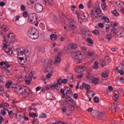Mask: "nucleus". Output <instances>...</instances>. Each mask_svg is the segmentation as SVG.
<instances>
[{"label": "nucleus", "instance_id": "obj_1", "mask_svg": "<svg viewBox=\"0 0 124 124\" xmlns=\"http://www.w3.org/2000/svg\"><path fill=\"white\" fill-rule=\"evenodd\" d=\"M4 41L5 43H4L3 46V50L8 54V55H12L13 54V51L11 50V45L12 43L15 41V36L12 33H10L8 35H5L4 36Z\"/></svg>", "mask_w": 124, "mask_h": 124}, {"label": "nucleus", "instance_id": "obj_2", "mask_svg": "<svg viewBox=\"0 0 124 124\" xmlns=\"http://www.w3.org/2000/svg\"><path fill=\"white\" fill-rule=\"evenodd\" d=\"M100 13H101V10H100V8H96L95 11L92 13L91 17L92 18V20L94 21L95 19H97L98 21H102V20L104 19V16L100 15Z\"/></svg>", "mask_w": 124, "mask_h": 124}, {"label": "nucleus", "instance_id": "obj_3", "mask_svg": "<svg viewBox=\"0 0 124 124\" xmlns=\"http://www.w3.org/2000/svg\"><path fill=\"white\" fill-rule=\"evenodd\" d=\"M64 103L65 104H69L68 108L72 111H74V106L76 105V102L73 99L71 98V96H67L64 100Z\"/></svg>", "mask_w": 124, "mask_h": 124}, {"label": "nucleus", "instance_id": "obj_4", "mask_svg": "<svg viewBox=\"0 0 124 124\" xmlns=\"http://www.w3.org/2000/svg\"><path fill=\"white\" fill-rule=\"evenodd\" d=\"M118 26L117 22H114L113 24V28L111 30V32L114 33L113 35L117 34L118 37H123L124 35V29H120L119 31L115 27Z\"/></svg>", "mask_w": 124, "mask_h": 124}, {"label": "nucleus", "instance_id": "obj_5", "mask_svg": "<svg viewBox=\"0 0 124 124\" xmlns=\"http://www.w3.org/2000/svg\"><path fill=\"white\" fill-rule=\"evenodd\" d=\"M28 35L31 39H37L39 37V35L36 33V31L34 29H29Z\"/></svg>", "mask_w": 124, "mask_h": 124}, {"label": "nucleus", "instance_id": "obj_6", "mask_svg": "<svg viewBox=\"0 0 124 124\" xmlns=\"http://www.w3.org/2000/svg\"><path fill=\"white\" fill-rule=\"evenodd\" d=\"M83 54L80 52H74L73 51V53H72V58L76 61H78L79 63L81 62V61L83 59Z\"/></svg>", "mask_w": 124, "mask_h": 124}, {"label": "nucleus", "instance_id": "obj_7", "mask_svg": "<svg viewBox=\"0 0 124 124\" xmlns=\"http://www.w3.org/2000/svg\"><path fill=\"white\" fill-rule=\"evenodd\" d=\"M67 20H68L69 21H70L69 23V27L71 30H75V29H77V23L76 21L72 20V19L71 18H67Z\"/></svg>", "mask_w": 124, "mask_h": 124}, {"label": "nucleus", "instance_id": "obj_8", "mask_svg": "<svg viewBox=\"0 0 124 124\" xmlns=\"http://www.w3.org/2000/svg\"><path fill=\"white\" fill-rule=\"evenodd\" d=\"M35 10L37 13H41L43 11V6L38 3L35 5Z\"/></svg>", "mask_w": 124, "mask_h": 124}, {"label": "nucleus", "instance_id": "obj_9", "mask_svg": "<svg viewBox=\"0 0 124 124\" xmlns=\"http://www.w3.org/2000/svg\"><path fill=\"white\" fill-rule=\"evenodd\" d=\"M20 93H21L22 94H25L26 96L28 97L30 95V93H31V90L30 89H24V90H22V92H20Z\"/></svg>", "mask_w": 124, "mask_h": 124}, {"label": "nucleus", "instance_id": "obj_10", "mask_svg": "<svg viewBox=\"0 0 124 124\" xmlns=\"http://www.w3.org/2000/svg\"><path fill=\"white\" fill-rule=\"evenodd\" d=\"M87 96L88 98H89V101H92V97H93L94 95H95V93H94L92 91H87Z\"/></svg>", "mask_w": 124, "mask_h": 124}, {"label": "nucleus", "instance_id": "obj_11", "mask_svg": "<svg viewBox=\"0 0 124 124\" xmlns=\"http://www.w3.org/2000/svg\"><path fill=\"white\" fill-rule=\"evenodd\" d=\"M30 52L28 49L27 48H24L22 50H21L20 52H18V56H21V55H25L26 56V54H28Z\"/></svg>", "mask_w": 124, "mask_h": 124}, {"label": "nucleus", "instance_id": "obj_12", "mask_svg": "<svg viewBox=\"0 0 124 124\" xmlns=\"http://www.w3.org/2000/svg\"><path fill=\"white\" fill-rule=\"evenodd\" d=\"M62 111L63 113H66L67 116H69L71 114V110L67 109L66 107L62 108Z\"/></svg>", "mask_w": 124, "mask_h": 124}, {"label": "nucleus", "instance_id": "obj_13", "mask_svg": "<svg viewBox=\"0 0 124 124\" xmlns=\"http://www.w3.org/2000/svg\"><path fill=\"white\" fill-rule=\"evenodd\" d=\"M36 21H37L36 17L34 18L33 15H31L28 16V21L30 23H34Z\"/></svg>", "mask_w": 124, "mask_h": 124}, {"label": "nucleus", "instance_id": "obj_14", "mask_svg": "<svg viewBox=\"0 0 124 124\" xmlns=\"http://www.w3.org/2000/svg\"><path fill=\"white\" fill-rule=\"evenodd\" d=\"M64 51L66 54H70V53H73V51L70 46H65L64 48Z\"/></svg>", "mask_w": 124, "mask_h": 124}, {"label": "nucleus", "instance_id": "obj_15", "mask_svg": "<svg viewBox=\"0 0 124 124\" xmlns=\"http://www.w3.org/2000/svg\"><path fill=\"white\" fill-rule=\"evenodd\" d=\"M41 1L45 4L48 3L49 5H53V0H41Z\"/></svg>", "mask_w": 124, "mask_h": 124}, {"label": "nucleus", "instance_id": "obj_16", "mask_svg": "<svg viewBox=\"0 0 124 124\" xmlns=\"http://www.w3.org/2000/svg\"><path fill=\"white\" fill-rule=\"evenodd\" d=\"M34 1L32 0H28L27 1L28 6H29V8H32Z\"/></svg>", "mask_w": 124, "mask_h": 124}, {"label": "nucleus", "instance_id": "obj_17", "mask_svg": "<svg viewBox=\"0 0 124 124\" xmlns=\"http://www.w3.org/2000/svg\"><path fill=\"white\" fill-rule=\"evenodd\" d=\"M56 62H62V58H61V53H58L57 56H55Z\"/></svg>", "mask_w": 124, "mask_h": 124}, {"label": "nucleus", "instance_id": "obj_18", "mask_svg": "<svg viewBox=\"0 0 124 124\" xmlns=\"http://www.w3.org/2000/svg\"><path fill=\"white\" fill-rule=\"evenodd\" d=\"M50 39L52 40V41H55L58 39V35L55 34H51L50 36Z\"/></svg>", "mask_w": 124, "mask_h": 124}, {"label": "nucleus", "instance_id": "obj_19", "mask_svg": "<svg viewBox=\"0 0 124 124\" xmlns=\"http://www.w3.org/2000/svg\"><path fill=\"white\" fill-rule=\"evenodd\" d=\"M12 84H13V82L11 80H9L6 82V83L5 84V87L7 89H9L11 86H12Z\"/></svg>", "mask_w": 124, "mask_h": 124}, {"label": "nucleus", "instance_id": "obj_20", "mask_svg": "<svg viewBox=\"0 0 124 124\" xmlns=\"http://www.w3.org/2000/svg\"><path fill=\"white\" fill-rule=\"evenodd\" d=\"M15 90L16 93H18V92H21V91L23 90V87H22V86L17 85L15 87Z\"/></svg>", "mask_w": 124, "mask_h": 124}, {"label": "nucleus", "instance_id": "obj_21", "mask_svg": "<svg viewBox=\"0 0 124 124\" xmlns=\"http://www.w3.org/2000/svg\"><path fill=\"white\" fill-rule=\"evenodd\" d=\"M103 118V113L101 112L98 111V113H97V117L96 119H99L100 120H101Z\"/></svg>", "mask_w": 124, "mask_h": 124}, {"label": "nucleus", "instance_id": "obj_22", "mask_svg": "<svg viewBox=\"0 0 124 124\" xmlns=\"http://www.w3.org/2000/svg\"><path fill=\"white\" fill-rule=\"evenodd\" d=\"M82 87L85 88V90H90L91 89V85L86 84L85 82L82 83Z\"/></svg>", "mask_w": 124, "mask_h": 124}, {"label": "nucleus", "instance_id": "obj_23", "mask_svg": "<svg viewBox=\"0 0 124 124\" xmlns=\"http://www.w3.org/2000/svg\"><path fill=\"white\" fill-rule=\"evenodd\" d=\"M92 82L93 83L94 85H97V83L99 82V78H93L92 79Z\"/></svg>", "mask_w": 124, "mask_h": 124}, {"label": "nucleus", "instance_id": "obj_24", "mask_svg": "<svg viewBox=\"0 0 124 124\" xmlns=\"http://www.w3.org/2000/svg\"><path fill=\"white\" fill-rule=\"evenodd\" d=\"M70 47L71 48V49H72V50L73 51V49H76V48H77V45L75 43H73L71 45H70Z\"/></svg>", "mask_w": 124, "mask_h": 124}, {"label": "nucleus", "instance_id": "obj_25", "mask_svg": "<svg viewBox=\"0 0 124 124\" xmlns=\"http://www.w3.org/2000/svg\"><path fill=\"white\" fill-rule=\"evenodd\" d=\"M32 80V78H27L26 80V83L27 85H30Z\"/></svg>", "mask_w": 124, "mask_h": 124}, {"label": "nucleus", "instance_id": "obj_26", "mask_svg": "<svg viewBox=\"0 0 124 124\" xmlns=\"http://www.w3.org/2000/svg\"><path fill=\"white\" fill-rule=\"evenodd\" d=\"M109 76V74H108V73L107 72H104L102 74V77H103V78H107Z\"/></svg>", "mask_w": 124, "mask_h": 124}, {"label": "nucleus", "instance_id": "obj_27", "mask_svg": "<svg viewBox=\"0 0 124 124\" xmlns=\"http://www.w3.org/2000/svg\"><path fill=\"white\" fill-rule=\"evenodd\" d=\"M102 8H103V10L106 11L108 9V6L106 5V3H104L102 5Z\"/></svg>", "mask_w": 124, "mask_h": 124}, {"label": "nucleus", "instance_id": "obj_28", "mask_svg": "<svg viewBox=\"0 0 124 124\" xmlns=\"http://www.w3.org/2000/svg\"><path fill=\"white\" fill-rule=\"evenodd\" d=\"M86 41H87V42H88V43H90V44H91V45H93V41L91 38H87Z\"/></svg>", "mask_w": 124, "mask_h": 124}, {"label": "nucleus", "instance_id": "obj_29", "mask_svg": "<svg viewBox=\"0 0 124 124\" xmlns=\"http://www.w3.org/2000/svg\"><path fill=\"white\" fill-rule=\"evenodd\" d=\"M1 29L3 31H7V26L5 25H3L1 28Z\"/></svg>", "mask_w": 124, "mask_h": 124}, {"label": "nucleus", "instance_id": "obj_30", "mask_svg": "<svg viewBox=\"0 0 124 124\" xmlns=\"http://www.w3.org/2000/svg\"><path fill=\"white\" fill-rule=\"evenodd\" d=\"M65 90H66V91H67V92H68V93L69 94H72V91L71 90L70 88L66 87V88H65Z\"/></svg>", "mask_w": 124, "mask_h": 124}, {"label": "nucleus", "instance_id": "obj_31", "mask_svg": "<svg viewBox=\"0 0 124 124\" xmlns=\"http://www.w3.org/2000/svg\"><path fill=\"white\" fill-rule=\"evenodd\" d=\"M45 72L46 73H53V68H50L49 69H47L45 71Z\"/></svg>", "mask_w": 124, "mask_h": 124}, {"label": "nucleus", "instance_id": "obj_32", "mask_svg": "<svg viewBox=\"0 0 124 124\" xmlns=\"http://www.w3.org/2000/svg\"><path fill=\"white\" fill-rule=\"evenodd\" d=\"M68 78H69L70 80H73V81H75L74 78H73V75L72 74H69L68 75Z\"/></svg>", "mask_w": 124, "mask_h": 124}, {"label": "nucleus", "instance_id": "obj_33", "mask_svg": "<svg viewBox=\"0 0 124 124\" xmlns=\"http://www.w3.org/2000/svg\"><path fill=\"white\" fill-rule=\"evenodd\" d=\"M6 75H7V76H12V75H13V73L9 70H7L6 73Z\"/></svg>", "mask_w": 124, "mask_h": 124}, {"label": "nucleus", "instance_id": "obj_34", "mask_svg": "<svg viewBox=\"0 0 124 124\" xmlns=\"http://www.w3.org/2000/svg\"><path fill=\"white\" fill-rule=\"evenodd\" d=\"M37 50L41 53H44L45 52V49L44 47H39L37 48Z\"/></svg>", "mask_w": 124, "mask_h": 124}, {"label": "nucleus", "instance_id": "obj_35", "mask_svg": "<svg viewBox=\"0 0 124 124\" xmlns=\"http://www.w3.org/2000/svg\"><path fill=\"white\" fill-rule=\"evenodd\" d=\"M39 117L42 119L47 118V114L44 113H42L39 116Z\"/></svg>", "mask_w": 124, "mask_h": 124}, {"label": "nucleus", "instance_id": "obj_36", "mask_svg": "<svg viewBox=\"0 0 124 124\" xmlns=\"http://www.w3.org/2000/svg\"><path fill=\"white\" fill-rule=\"evenodd\" d=\"M119 96H120V95L119 94V92L118 91H115L114 92V97L115 98H119Z\"/></svg>", "mask_w": 124, "mask_h": 124}, {"label": "nucleus", "instance_id": "obj_37", "mask_svg": "<svg viewBox=\"0 0 124 124\" xmlns=\"http://www.w3.org/2000/svg\"><path fill=\"white\" fill-rule=\"evenodd\" d=\"M112 14L114 15V16H116V17H118V16L120 15L119 13L117 12V10H114L112 12Z\"/></svg>", "mask_w": 124, "mask_h": 124}, {"label": "nucleus", "instance_id": "obj_38", "mask_svg": "<svg viewBox=\"0 0 124 124\" xmlns=\"http://www.w3.org/2000/svg\"><path fill=\"white\" fill-rule=\"evenodd\" d=\"M30 116L32 118H35V117H38V115L35 114L34 112H33L32 113H30Z\"/></svg>", "mask_w": 124, "mask_h": 124}, {"label": "nucleus", "instance_id": "obj_39", "mask_svg": "<svg viewBox=\"0 0 124 124\" xmlns=\"http://www.w3.org/2000/svg\"><path fill=\"white\" fill-rule=\"evenodd\" d=\"M100 62H101V65H102V66H104V65H106V61H105V60L104 61V60L102 59L100 61Z\"/></svg>", "mask_w": 124, "mask_h": 124}, {"label": "nucleus", "instance_id": "obj_40", "mask_svg": "<svg viewBox=\"0 0 124 124\" xmlns=\"http://www.w3.org/2000/svg\"><path fill=\"white\" fill-rule=\"evenodd\" d=\"M8 112L9 114V116H10V118H13V111L12 110H8Z\"/></svg>", "mask_w": 124, "mask_h": 124}, {"label": "nucleus", "instance_id": "obj_41", "mask_svg": "<svg viewBox=\"0 0 124 124\" xmlns=\"http://www.w3.org/2000/svg\"><path fill=\"white\" fill-rule=\"evenodd\" d=\"M98 112V111H93L92 114V116H93V117H94V118H96V117L97 116Z\"/></svg>", "mask_w": 124, "mask_h": 124}, {"label": "nucleus", "instance_id": "obj_42", "mask_svg": "<svg viewBox=\"0 0 124 124\" xmlns=\"http://www.w3.org/2000/svg\"><path fill=\"white\" fill-rule=\"evenodd\" d=\"M23 17H24V18H27V17L29 16V13H28V12L27 11L24 12L23 14Z\"/></svg>", "mask_w": 124, "mask_h": 124}, {"label": "nucleus", "instance_id": "obj_43", "mask_svg": "<svg viewBox=\"0 0 124 124\" xmlns=\"http://www.w3.org/2000/svg\"><path fill=\"white\" fill-rule=\"evenodd\" d=\"M49 87L50 88H58L59 87V85L57 83L55 84H49Z\"/></svg>", "mask_w": 124, "mask_h": 124}, {"label": "nucleus", "instance_id": "obj_44", "mask_svg": "<svg viewBox=\"0 0 124 124\" xmlns=\"http://www.w3.org/2000/svg\"><path fill=\"white\" fill-rule=\"evenodd\" d=\"M98 26L99 28L102 29V28H104V24L101 22L98 23Z\"/></svg>", "mask_w": 124, "mask_h": 124}, {"label": "nucleus", "instance_id": "obj_45", "mask_svg": "<svg viewBox=\"0 0 124 124\" xmlns=\"http://www.w3.org/2000/svg\"><path fill=\"white\" fill-rule=\"evenodd\" d=\"M58 85H62V78H59L57 81Z\"/></svg>", "mask_w": 124, "mask_h": 124}, {"label": "nucleus", "instance_id": "obj_46", "mask_svg": "<svg viewBox=\"0 0 124 124\" xmlns=\"http://www.w3.org/2000/svg\"><path fill=\"white\" fill-rule=\"evenodd\" d=\"M53 19V21L55 23V24H59V20L57 17H54Z\"/></svg>", "mask_w": 124, "mask_h": 124}, {"label": "nucleus", "instance_id": "obj_47", "mask_svg": "<svg viewBox=\"0 0 124 124\" xmlns=\"http://www.w3.org/2000/svg\"><path fill=\"white\" fill-rule=\"evenodd\" d=\"M1 114L2 116H5L6 115V111L4 109H1Z\"/></svg>", "mask_w": 124, "mask_h": 124}, {"label": "nucleus", "instance_id": "obj_48", "mask_svg": "<svg viewBox=\"0 0 124 124\" xmlns=\"http://www.w3.org/2000/svg\"><path fill=\"white\" fill-rule=\"evenodd\" d=\"M94 101L95 103H98V102L99 101V99L98 98V97H95L94 98Z\"/></svg>", "mask_w": 124, "mask_h": 124}, {"label": "nucleus", "instance_id": "obj_49", "mask_svg": "<svg viewBox=\"0 0 124 124\" xmlns=\"http://www.w3.org/2000/svg\"><path fill=\"white\" fill-rule=\"evenodd\" d=\"M103 20H104L105 21V22H106V23H109V18L105 16H104Z\"/></svg>", "mask_w": 124, "mask_h": 124}, {"label": "nucleus", "instance_id": "obj_50", "mask_svg": "<svg viewBox=\"0 0 124 124\" xmlns=\"http://www.w3.org/2000/svg\"><path fill=\"white\" fill-rule=\"evenodd\" d=\"M105 62H110V58H109L108 56H106L105 58Z\"/></svg>", "mask_w": 124, "mask_h": 124}, {"label": "nucleus", "instance_id": "obj_51", "mask_svg": "<svg viewBox=\"0 0 124 124\" xmlns=\"http://www.w3.org/2000/svg\"><path fill=\"white\" fill-rule=\"evenodd\" d=\"M87 6L88 8H91L92 6V0H90L88 3Z\"/></svg>", "mask_w": 124, "mask_h": 124}, {"label": "nucleus", "instance_id": "obj_52", "mask_svg": "<svg viewBox=\"0 0 124 124\" xmlns=\"http://www.w3.org/2000/svg\"><path fill=\"white\" fill-rule=\"evenodd\" d=\"M52 77V73H48L46 76V78H48V79H50Z\"/></svg>", "mask_w": 124, "mask_h": 124}, {"label": "nucleus", "instance_id": "obj_53", "mask_svg": "<svg viewBox=\"0 0 124 124\" xmlns=\"http://www.w3.org/2000/svg\"><path fill=\"white\" fill-rule=\"evenodd\" d=\"M75 71L77 73H81V72H83V71H81V70H80V69L78 67H77V69L75 70Z\"/></svg>", "mask_w": 124, "mask_h": 124}, {"label": "nucleus", "instance_id": "obj_54", "mask_svg": "<svg viewBox=\"0 0 124 124\" xmlns=\"http://www.w3.org/2000/svg\"><path fill=\"white\" fill-rule=\"evenodd\" d=\"M112 35H111V34H108L107 35V39H108V40H111V39H112Z\"/></svg>", "mask_w": 124, "mask_h": 124}, {"label": "nucleus", "instance_id": "obj_55", "mask_svg": "<svg viewBox=\"0 0 124 124\" xmlns=\"http://www.w3.org/2000/svg\"><path fill=\"white\" fill-rule=\"evenodd\" d=\"M20 7L22 11H25V10H26V6H25V5H21Z\"/></svg>", "mask_w": 124, "mask_h": 124}, {"label": "nucleus", "instance_id": "obj_56", "mask_svg": "<svg viewBox=\"0 0 124 124\" xmlns=\"http://www.w3.org/2000/svg\"><path fill=\"white\" fill-rule=\"evenodd\" d=\"M67 81L68 80H67V79L66 78H64L62 80V84H66L67 83Z\"/></svg>", "mask_w": 124, "mask_h": 124}, {"label": "nucleus", "instance_id": "obj_57", "mask_svg": "<svg viewBox=\"0 0 124 124\" xmlns=\"http://www.w3.org/2000/svg\"><path fill=\"white\" fill-rule=\"evenodd\" d=\"M3 122H4V119H3L2 116H0V124H1Z\"/></svg>", "mask_w": 124, "mask_h": 124}, {"label": "nucleus", "instance_id": "obj_58", "mask_svg": "<svg viewBox=\"0 0 124 124\" xmlns=\"http://www.w3.org/2000/svg\"><path fill=\"white\" fill-rule=\"evenodd\" d=\"M100 32V31H98V30H94L93 31V33H94V34H99Z\"/></svg>", "mask_w": 124, "mask_h": 124}, {"label": "nucleus", "instance_id": "obj_59", "mask_svg": "<svg viewBox=\"0 0 124 124\" xmlns=\"http://www.w3.org/2000/svg\"><path fill=\"white\" fill-rule=\"evenodd\" d=\"M88 55L89 56V57H93V56H94V53L93 52H89Z\"/></svg>", "mask_w": 124, "mask_h": 124}, {"label": "nucleus", "instance_id": "obj_60", "mask_svg": "<svg viewBox=\"0 0 124 124\" xmlns=\"http://www.w3.org/2000/svg\"><path fill=\"white\" fill-rule=\"evenodd\" d=\"M118 72V73H120L121 75H124V70H119Z\"/></svg>", "mask_w": 124, "mask_h": 124}, {"label": "nucleus", "instance_id": "obj_61", "mask_svg": "<svg viewBox=\"0 0 124 124\" xmlns=\"http://www.w3.org/2000/svg\"><path fill=\"white\" fill-rule=\"evenodd\" d=\"M3 105L4 106V107H6L7 108L9 107V104H8L7 103H3Z\"/></svg>", "mask_w": 124, "mask_h": 124}, {"label": "nucleus", "instance_id": "obj_62", "mask_svg": "<svg viewBox=\"0 0 124 124\" xmlns=\"http://www.w3.org/2000/svg\"><path fill=\"white\" fill-rule=\"evenodd\" d=\"M73 96L75 99H77V98H78V94L75 93V94H74Z\"/></svg>", "mask_w": 124, "mask_h": 124}, {"label": "nucleus", "instance_id": "obj_63", "mask_svg": "<svg viewBox=\"0 0 124 124\" xmlns=\"http://www.w3.org/2000/svg\"><path fill=\"white\" fill-rule=\"evenodd\" d=\"M38 121L37 120V119H33V124H38Z\"/></svg>", "mask_w": 124, "mask_h": 124}, {"label": "nucleus", "instance_id": "obj_64", "mask_svg": "<svg viewBox=\"0 0 124 124\" xmlns=\"http://www.w3.org/2000/svg\"><path fill=\"white\" fill-rule=\"evenodd\" d=\"M79 8L80 9H84V5L83 4L81 3L79 5Z\"/></svg>", "mask_w": 124, "mask_h": 124}]
</instances>
